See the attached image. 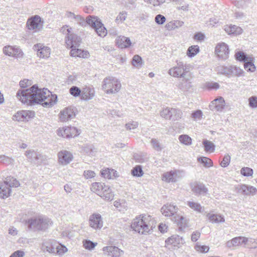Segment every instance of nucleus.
<instances>
[{
  "label": "nucleus",
  "instance_id": "f257e3e1",
  "mask_svg": "<svg viewBox=\"0 0 257 257\" xmlns=\"http://www.w3.org/2000/svg\"><path fill=\"white\" fill-rule=\"evenodd\" d=\"M16 96L24 104L30 105L39 104L45 107L53 106L57 99V95L53 94L47 88H39L36 85L18 90Z\"/></svg>",
  "mask_w": 257,
  "mask_h": 257
},
{
  "label": "nucleus",
  "instance_id": "f03ea898",
  "mask_svg": "<svg viewBox=\"0 0 257 257\" xmlns=\"http://www.w3.org/2000/svg\"><path fill=\"white\" fill-rule=\"evenodd\" d=\"M154 220L149 215H143L135 218L131 224V228L141 234L148 233L153 227Z\"/></svg>",
  "mask_w": 257,
  "mask_h": 257
},
{
  "label": "nucleus",
  "instance_id": "7ed1b4c3",
  "mask_svg": "<svg viewBox=\"0 0 257 257\" xmlns=\"http://www.w3.org/2000/svg\"><path fill=\"white\" fill-rule=\"evenodd\" d=\"M26 224L30 229L42 230L48 228L52 225V222L46 217L39 216L28 219Z\"/></svg>",
  "mask_w": 257,
  "mask_h": 257
},
{
  "label": "nucleus",
  "instance_id": "20e7f679",
  "mask_svg": "<svg viewBox=\"0 0 257 257\" xmlns=\"http://www.w3.org/2000/svg\"><path fill=\"white\" fill-rule=\"evenodd\" d=\"M102 87L107 94L115 93L120 90L121 84L116 78L108 77L104 79Z\"/></svg>",
  "mask_w": 257,
  "mask_h": 257
},
{
  "label": "nucleus",
  "instance_id": "39448f33",
  "mask_svg": "<svg viewBox=\"0 0 257 257\" xmlns=\"http://www.w3.org/2000/svg\"><path fill=\"white\" fill-rule=\"evenodd\" d=\"M45 250L53 255H62L67 251L68 249L64 245L55 242L53 244H50L46 246Z\"/></svg>",
  "mask_w": 257,
  "mask_h": 257
},
{
  "label": "nucleus",
  "instance_id": "423d86ee",
  "mask_svg": "<svg viewBox=\"0 0 257 257\" xmlns=\"http://www.w3.org/2000/svg\"><path fill=\"white\" fill-rule=\"evenodd\" d=\"M80 131L75 127L68 126L59 128L57 134L63 138H70L76 137L80 134Z\"/></svg>",
  "mask_w": 257,
  "mask_h": 257
},
{
  "label": "nucleus",
  "instance_id": "0eeeda50",
  "mask_svg": "<svg viewBox=\"0 0 257 257\" xmlns=\"http://www.w3.org/2000/svg\"><path fill=\"white\" fill-rule=\"evenodd\" d=\"M192 191L196 195L205 196L208 193V189L202 182L195 181L190 184Z\"/></svg>",
  "mask_w": 257,
  "mask_h": 257
},
{
  "label": "nucleus",
  "instance_id": "6e6552de",
  "mask_svg": "<svg viewBox=\"0 0 257 257\" xmlns=\"http://www.w3.org/2000/svg\"><path fill=\"white\" fill-rule=\"evenodd\" d=\"M90 22V26L94 29L99 36L103 37L106 36L107 30L98 19L94 17L93 20Z\"/></svg>",
  "mask_w": 257,
  "mask_h": 257
},
{
  "label": "nucleus",
  "instance_id": "1a4fd4ad",
  "mask_svg": "<svg viewBox=\"0 0 257 257\" xmlns=\"http://www.w3.org/2000/svg\"><path fill=\"white\" fill-rule=\"evenodd\" d=\"M186 68L182 62L177 63V65L170 68L168 73L174 77H184L186 76Z\"/></svg>",
  "mask_w": 257,
  "mask_h": 257
},
{
  "label": "nucleus",
  "instance_id": "9d476101",
  "mask_svg": "<svg viewBox=\"0 0 257 257\" xmlns=\"http://www.w3.org/2000/svg\"><path fill=\"white\" fill-rule=\"evenodd\" d=\"M4 53L10 56L16 58H21L23 56V53L21 49L17 46H6L3 48Z\"/></svg>",
  "mask_w": 257,
  "mask_h": 257
},
{
  "label": "nucleus",
  "instance_id": "9b49d317",
  "mask_svg": "<svg viewBox=\"0 0 257 257\" xmlns=\"http://www.w3.org/2000/svg\"><path fill=\"white\" fill-rule=\"evenodd\" d=\"M229 52L228 46L224 42L217 44L215 47L216 54L219 58L223 60H225L228 58Z\"/></svg>",
  "mask_w": 257,
  "mask_h": 257
},
{
  "label": "nucleus",
  "instance_id": "f8f14e48",
  "mask_svg": "<svg viewBox=\"0 0 257 257\" xmlns=\"http://www.w3.org/2000/svg\"><path fill=\"white\" fill-rule=\"evenodd\" d=\"M75 116V112L73 107H67L61 110L59 116L60 121L61 122H66Z\"/></svg>",
  "mask_w": 257,
  "mask_h": 257
},
{
  "label": "nucleus",
  "instance_id": "ddd939ff",
  "mask_svg": "<svg viewBox=\"0 0 257 257\" xmlns=\"http://www.w3.org/2000/svg\"><path fill=\"white\" fill-rule=\"evenodd\" d=\"M35 112L32 110H22L18 111L13 116V119L17 121H28L35 116Z\"/></svg>",
  "mask_w": 257,
  "mask_h": 257
},
{
  "label": "nucleus",
  "instance_id": "4468645a",
  "mask_svg": "<svg viewBox=\"0 0 257 257\" xmlns=\"http://www.w3.org/2000/svg\"><path fill=\"white\" fill-rule=\"evenodd\" d=\"M104 254L110 257H119L123 255V251L115 246H107L103 248Z\"/></svg>",
  "mask_w": 257,
  "mask_h": 257
},
{
  "label": "nucleus",
  "instance_id": "2eb2a0df",
  "mask_svg": "<svg viewBox=\"0 0 257 257\" xmlns=\"http://www.w3.org/2000/svg\"><path fill=\"white\" fill-rule=\"evenodd\" d=\"M58 161L60 164L66 165L70 163L73 159V155L70 152L63 150L58 153Z\"/></svg>",
  "mask_w": 257,
  "mask_h": 257
},
{
  "label": "nucleus",
  "instance_id": "dca6fc26",
  "mask_svg": "<svg viewBox=\"0 0 257 257\" xmlns=\"http://www.w3.org/2000/svg\"><path fill=\"white\" fill-rule=\"evenodd\" d=\"M81 42L80 37L76 35L71 34L68 36L65 40V43L68 48L71 49L74 48H78Z\"/></svg>",
  "mask_w": 257,
  "mask_h": 257
},
{
  "label": "nucleus",
  "instance_id": "f3484780",
  "mask_svg": "<svg viewBox=\"0 0 257 257\" xmlns=\"http://www.w3.org/2000/svg\"><path fill=\"white\" fill-rule=\"evenodd\" d=\"M178 207L174 204H167L164 205L161 208V212L166 216L172 217L177 215Z\"/></svg>",
  "mask_w": 257,
  "mask_h": 257
},
{
  "label": "nucleus",
  "instance_id": "a211bd4d",
  "mask_svg": "<svg viewBox=\"0 0 257 257\" xmlns=\"http://www.w3.org/2000/svg\"><path fill=\"white\" fill-rule=\"evenodd\" d=\"M34 48L37 51V55L41 58H48L50 55V49L48 47H45L42 44L35 45Z\"/></svg>",
  "mask_w": 257,
  "mask_h": 257
},
{
  "label": "nucleus",
  "instance_id": "6ab92c4d",
  "mask_svg": "<svg viewBox=\"0 0 257 257\" xmlns=\"http://www.w3.org/2000/svg\"><path fill=\"white\" fill-rule=\"evenodd\" d=\"M25 155L29 161L35 164L40 163L43 160V156L34 150H28Z\"/></svg>",
  "mask_w": 257,
  "mask_h": 257
},
{
  "label": "nucleus",
  "instance_id": "aec40b11",
  "mask_svg": "<svg viewBox=\"0 0 257 257\" xmlns=\"http://www.w3.org/2000/svg\"><path fill=\"white\" fill-rule=\"evenodd\" d=\"M248 241H249L248 238L245 237H236L226 242V246L229 248L235 247L242 244H246Z\"/></svg>",
  "mask_w": 257,
  "mask_h": 257
},
{
  "label": "nucleus",
  "instance_id": "412c9836",
  "mask_svg": "<svg viewBox=\"0 0 257 257\" xmlns=\"http://www.w3.org/2000/svg\"><path fill=\"white\" fill-rule=\"evenodd\" d=\"M95 90L92 86H85L82 89L81 99L88 101L93 99L95 96Z\"/></svg>",
  "mask_w": 257,
  "mask_h": 257
},
{
  "label": "nucleus",
  "instance_id": "4be33fe9",
  "mask_svg": "<svg viewBox=\"0 0 257 257\" xmlns=\"http://www.w3.org/2000/svg\"><path fill=\"white\" fill-rule=\"evenodd\" d=\"M225 101L223 97H219L211 101L209 104V108L213 111H221L224 107Z\"/></svg>",
  "mask_w": 257,
  "mask_h": 257
},
{
  "label": "nucleus",
  "instance_id": "5701e85b",
  "mask_svg": "<svg viewBox=\"0 0 257 257\" xmlns=\"http://www.w3.org/2000/svg\"><path fill=\"white\" fill-rule=\"evenodd\" d=\"M90 226L94 229H100L103 226L101 216L99 214H93L89 218Z\"/></svg>",
  "mask_w": 257,
  "mask_h": 257
},
{
  "label": "nucleus",
  "instance_id": "b1692460",
  "mask_svg": "<svg viewBox=\"0 0 257 257\" xmlns=\"http://www.w3.org/2000/svg\"><path fill=\"white\" fill-rule=\"evenodd\" d=\"M181 79H180L177 86L178 88L182 90H187L192 87V81L191 77H186V76L184 77H181Z\"/></svg>",
  "mask_w": 257,
  "mask_h": 257
},
{
  "label": "nucleus",
  "instance_id": "393cba45",
  "mask_svg": "<svg viewBox=\"0 0 257 257\" xmlns=\"http://www.w3.org/2000/svg\"><path fill=\"white\" fill-rule=\"evenodd\" d=\"M183 238L177 235H174L168 238L166 240L167 245H172L174 247H179V245L183 243Z\"/></svg>",
  "mask_w": 257,
  "mask_h": 257
},
{
  "label": "nucleus",
  "instance_id": "a878e982",
  "mask_svg": "<svg viewBox=\"0 0 257 257\" xmlns=\"http://www.w3.org/2000/svg\"><path fill=\"white\" fill-rule=\"evenodd\" d=\"M40 22L41 18L38 16H35L28 20L27 27L30 30L38 29L40 25Z\"/></svg>",
  "mask_w": 257,
  "mask_h": 257
},
{
  "label": "nucleus",
  "instance_id": "bb28decb",
  "mask_svg": "<svg viewBox=\"0 0 257 257\" xmlns=\"http://www.w3.org/2000/svg\"><path fill=\"white\" fill-rule=\"evenodd\" d=\"M116 44L119 48L122 49L130 47L132 43L130 38L120 36L116 39Z\"/></svg>",
  "mask_w": 257,
  "mask_h": 257
},
{
  "label": "nucleus",
  "instance_id": "cd10ccee",
  "mask_svg": "<svg viewBox=\"0 0 257 257\" xmlns=\"http://www.w3.org/2000/svg\"><path fill=\"white\" fill-rule=\"evenodd\" d=\"M172 220L176 223L180 229L182 230L188 227V220L183 216L177 215L174 216Z\"/></svg>",
  "mask_w": 257,
  "mask_h": 257
},
{
  "label": "nucleus",
  "instance_id": "c85d7f7f",
  "mask_svg": "<svg viewBox=\"0 0 257 257\" xmlns=\"http://www.w3.org/2000/svg\"><path fill=\"white\" fill-rule=\"evenodd\" d=\"M224 31L228 34H232L235 36L240 35L242 32V29L240 27L236 26L235 25L225 26Z\"/></svg>",
  "mask_w": 257,
  "mask_h": 257
},
{
  "label": "nucleus",
  "instance_id": "c756f323",
  "mask_svg": "<svg viewBox=\"0 0 257 257\" xmlns=\"http://www.w3.org/2000/svg\"><path fill=\"white\" fill-rule=\"evenodd\" d=\"M11 189L8 184L4 182L0 183V198H8L11 194Z\"/></svg>",
  "mask_w": 257,
  "mask_h": 257
},
{
  "label": "nucleus",
  "instance_id": "7c9ffc66",
  "mask_svg": "<svg viewBox=\"0 0 257 257\" xmlns=\"http://www.w3.org/2000/svg\"><path fill=\"white\" fill-rule=\"evenodd\" d=\"M70 53V55L72 57H79L86 58L89 56V53L87 51L79 49L78 48H72Z\"/></svg>",
  "mask_w": 257,
  "mask_h": 257
},
{
  "label": "nucleus",
  "instance_id": "2f4dec72",
  "mask_svg": "<svg viewBox=\"0 0 257 257\" xmlns=\"http://www.w3.org/2000/svg\"><path fill=\"white\" fill-rule=\"evenodd\" d=\"M102 192V194L99 195L101 198L107 201H110L113 199L114 195L109 187L106 185Z\"/></svg>",
  "mask_w": 257,
  "mask_h": 257
},
{
  "label": "nucleus",
  "instance_id": "473e14b6",
  "mask_svg": "<svg viewBox=\"0 0 257 257\" xmlns=\"http://www.w3.org/2000/svg\"><path fill=\"white\" fill-rule=\"evenodd\" d=\"M106 185L102 183L94 182L91 184V190L98 195L102 194V191Z\"/></svg>",
  "mask_w": 257,
  "mask_h": 257
},
{
  "label": "nucleus",
  "instance_id": "72a5a7b5",
  "mask_svg": "<svg viewBox=\"0 0 257 257\" xmlns=\"http://www.w3.org/2000/svg\"><path fill=\"white\" fill-rule=\"evenodd\" d=\"M101 176L107 179H112L117 176V172L113 169H109L108 168L102 170L101 171Z\"/></svg>",
  "mask_w": 257,
  "mask_h": 257
},
{
  "label": "nucleus",
  "instance_id": "f704fd0d",
  "mask_svg": "<svg viewBox=\"0 0 257 257\" xmlns=\"http://www.w3.org/2000/svg\"><path fill=\"white\" fill-rule=\"evenodd\" d=\"M187 205L189 207L198 213H203L204 207H202L199 203L194 202L193 201H189L187 202Z\"/></svg>",
  "mask_w": 257,
  "mask_h": 257
},
{
  "label": "nucleus",
  "instance_id": "c9c22d12",
  "mask_svg": "<svg viewBox=\"0 0 257 257\" xmlns=\"http://www.w3.org/2000/svg\"><path fill=\"white\" fill-rule=\"evenodd\" d=\"M231 67L229 66H219L216 68V71L218 73L224 75L228 77H231Z\"/></svg>",
  "mask_w": 257,
  "mask_h": 257
},
{
  "label": "nucleus",
  "instance_id": "e433bc0d",
  "mask_svg": "<svg viewBox=\"0 0 257 257\" xmlns=\"http://www.w3.org/2000/svg\"><path fill=\"white\" fill-rule=\"evenodd\" d=\"M240 190L245 195L254 194L256 192L255 188L252 186H248L245 185H242L240 186Z\"/></svg>",
  "mask_w": 257,
  "mask_h": 257
},
{
  "label": "nucleus",
  "instance_id": "4c0bfd02",
  "mask_svg": "<svg viewBox=\"0 0 257 257\" xmlns=\"http://www.w3.org/2000/svg\"><path fill=\"white\" fill-rule=\"evenodd\" d=\"M207 216L212 223L224 222L225 221L224 217L220 215L208 213Z\"/></svg>",
  "mask_w": 257,
  "mask_h": 257
},
{
  "label": "nucleus",
  "instance_id": "58836bf2",
  "mask_svg": "<svg viewBox=\"0 0 257 257\" xmlns=\"http://www.w3.org/2000/svg\"><path fill=\"white\" fill-rule=\"evenodd\" d=\"M5 182L8 184L10 188L13 187H18L20 185L19 182L16 179L12 177H7Z\"/></svg>",
  "mask_w": 257,
  "mask_h": 257
},
{
  "label": "nucleus",
  "instance_id": "ea45409f",
  "mask_svg": "<svg viewBox=\"0 0 257 257\" xmlns=\"http://www.w3.org/2000/svg\"><path fill=\"white\" fill-rule=\"evenodd\" d=\"M182 112L176 108H171V119L173 120H178L182 116Z\"/></svg>",
  "mask_w": 257,
  "mask_h": 257
},
{
  "label": "nucleus",
  "instance_id": "a19ab883",
  "mask_svg": "<svg viewBox=\"0 0 257 257\" xmlns=\"http://www.w3.org/2000/svg\"><path fill=\"white\" fill-rule=\"evenodd\" d=\"M199 52V47L197 45H193L189 47L187 51V55L189 57L195 56Z\"/></svg>",
  "mask_w": 257,
  "mask_h": 257
},
{
  "label": "nucleus",
  "instance_id": "79ce46f5",
  "mask_svg": "<svg viewBox=\"0 0 257 257\" xmlns=\"http://www.w3.org/2000/svg\"><path fill=\"white\" fill-rule=\"evenodd\" d=\"M93 18L94 17L93 16H89L86 18V20H85L81 16L77 23L79 26L82 27H86L87 25H89L90 26V21L93 20Z\"/></svg>",
  "mask_w": 257,
  "mask_h": 257
},
{
  "label": "nucleus",
  "instance_id": "37998d69",
  "mask_svg": "<svg viewBox=\"0 0 257 257\" xmlns=\"http://www.w3.org/2000/svg\"><path fill=\"white\" fill-rule=\"evenodd\" d=\"M132 64L136 68H139L141 67L143 64L142 58L138 55H135L133 58Z\"/></svg>",
  "mask_w": 257,
  "mask_h": 257
},
{
  "label": "nucleus",
  "instance_id": "c03bdc74",
  "mask_svg": "<svg viewBox=\"0 0 257 257\" xmlns=\"http://www.w3.org/2000/svg\"><path fill=\"white\" fill-rule=\"evenodd\" d=\"M198 161L203 164L205 167L209 168L212 166L213 162L212 160L207 157H202L198 158Z\"/></svg>",
  "mask_w": 257,
  "mask_h": 257
},
{
  "label": "nucleus",
  "instance_id": "a18cd8bd",
  "mask_svg": "<svg viewBox=\"0 0 257 257\" xmlns=\"http://www.w3.org/2000/svg\"><path fill=\"white\" fill-rule=\"evenodd\" d=\"M205 151L206 152H213L215 150V145L211 142L204 140L203 142Z\"/></svg>",
  "mask_w": 257,
  "mask_h": 257
},
{
  "label": "nucleus",
  "instance_id": "49530a36",
  "mask_svg": "<svg viewBox=\"0 0 257 257\" xmlns=\"http://www.w3.org/2000/svg\"><path fill=\"white\" fill-rule=\"evenodd\" d=\"M179 140L181 143L185 145L189 146L192 144V139L187 135H180Z\"/></svg>",
  "mask_w": 257,
  "mask_h": 257
},
{
  "label": "nucleus",
  "instance_id": "de8ad7c7",
  "mask_svg": "<svg viewBox=\"0 0 257 257\" xmlns=\"http://www.w3.org/2000/svg\"><path fill=\"white\" fill-rule=\"evenodd\" d=\"M231 73L232 77L233 76H240L243 73V70L239 67L231 65Z\"/></svg>",
  "mask_w": 257,
  "mask_h": 257
},
{
  "label": "nucleus",
  "instance_id": "09e8293b",
  "mask_svg": "<svg viewBox=\"0 0 257 257\" xmlns=\"http://www.w3.org/2000/svg\"><path fill=\"white\" fill-rule=\"evenodd\" d=\"M151 144L153 148L157 151H161L163 148L158 140L152 139L151 141Z\"/></svg>",
  "mask_w": 257,
  "mask_h": 257
},
{
  "label": "nucleus",
  "instance_id": "8fccbe9b",
  "mask_svg": "<svg viewBox=\"0 0 257 257\" xmlns=\"http://www.w3.org/2000/svg\"><path fill=\"white\" fill-rule=\"evenodd\" d=\"M70 93L74 97H81L82 90L76 86L71 87L69 89Z\"/></svg>",
  "mask_w": 257,
  "mask_h": 257
},
{
  "label": "nucleus",
  "instance_id": "3c124183",
  "mask_svg": "<svg viewBox=\"0 0 257 257\" xmlns=\"http://www.w3.org/2000/svg\"><path fill=\"white\" fill-rule=\"evenodd\" d=\"M174 173L170 172L164 174L163 177V180L168 182H175L176 180L174 178Z\"/></svg>",
  "mask_w": 257,
  "mask_h": 257
},
{
  "label": "nucleus",
  "instance_id": "603ef678",
  "mask_svg": "<svg viewBox=\"0 0 257 257\" xmlns=\"http://www.w3.org/2000/svg\"><path fill=\"white\" fill-rule=\"evenodd\" d=\"M236 59L239 61L245 62L248 59L247 55L243 52L238 51L235 53Z\"/></svg>",
  "mask_w": 257,
  "mask_h": 257
},
{
  "label": "nucleus",
  "instance_id": "864d4df0",
  "mask_svg": "<svg viewBox=\"0 0 257 257\" xmlns=\"http://www.w3.org/2000/svg\"><path fill=\"white\" fill-rule=\"evenodd\" d=\"M132 174L134 176L141 177L143 175V171L141 166H137L132 170Z\"/></svg>",
  "mask_w": 257,
  "mask_h": 257
},
{
  "label": "nucleus",
  "instance_id": "5fc2aeb1",
  "mask_svg": "<svg viewBox=\"0 0 257 257\" xmlns=\"http://www.w3.org/2000/svg\"><path fill=\"white\" fill-rule=\"evenodd\" d=\"M244 67L247 71L253 72L255 70V67L252 60H247V61L244 62Z\"/></svg>",
  "mask_w": 257,
  "mask_h": 257
},
{
  "label": "nucleus",
  "instance_id": "6e6d98bb",
  "mask_svg": "<svg viewBox=\"0 0 257 257\" xmlns=\"http://www.w3.org/2000/svg\"><path fill=\"white\" fill-rule=\"evenodd\" d=\"M14 162V159L12 158H10L5 155L0 156V163L6 164H13Z\"/></svg>",
  "mask_w": 257,
  "mask_h": 257
},
{
  "label": "nucleus",
  "instance_id": "4d7b16f0",
  "mask_svg": "<svg viewBox=\"0 0 257 257\" xmlns=\"http://www.w3.org/2000/svg\"><path fill=\"white\" fill-rule=\"evenodd\" d=\"M240 173L244 176H251L253 174V170L248 167H243L240 170Z\"/></svg>",
  "mask_w": 257,
  "mask_h": 257
},
{
  "label": "nucleus",
  "instance_id": "13d9d810",
  "mask_svg": "<svg viewBox=\"0 0 257 257\" xmlns=\"http://www.w3.org/2000/svg\"><path fill=\"white\" fill-rule=\"evenodd\" d=\"M126 16L127 13L125 12H122L119 13L115 19V22L117 24L122 22L126 19Z\"/></svg>",
  "mask_w": 257,
  "mask_h": 257
},
{
  "label": "nucleus",
  "instance_id": "bf43d9fd",
  "mask_svg": "<svg viewBox=\"0 0 257 257\" xmlns=\"http://www.w3.org/2000/svg\"><path fill=\"white\" fill-rule=\"evenodd\" d=\"M171 108H166L160 112L161 116L166 119H171Z\"/></svg>",
  "mask_w": 257,
  "mask_h": 257
},
{
  "label": "nucleus",
  "instance_id": "052dcab7",
  "mask_svg": "<svg viewBox=\"0 0 257 257\" xmlns=\"http://www.w3.org/2000/svg\"><path fill=\"white\" fill-rule=\"evenodd\" d=\"M148 4L153 5L155 7L159 6L165 3L166 0H144Z\"/></svg>",
  "mask_w": 257,
  "mask_h": 257
},
{
  "label": "nucleus",
  "instance_id": "680f3d73",
  "mask_svg": "<svg viewBox=\"0 0 257 257\" xmlns=\"http://www.w3.org/2000/svg\"><path fill=\"white\" fill-rule=\"evenodd\" d=\"M230 162V156L228 154L224 156L222 161L220 163V166L222 167L228 166Z\"/></svg>",
  "mask_w": 257,
  "mask_h": 257
},
{
  "label": "nucleus",
  "instance_id": "e2e57ef3",
  "mask_svg": "<svg viewBox=\"0 0 257 257\" xmlns=\"http://www.w3.org/2000/svg\"><path fill=\"white\" fill-rule=\"evenodd\" d=\"M249 105L252 108L257 107V96H252L248 99Z\"/></svg>",
  "mask_w": 257,
  "mask_h": 257
},
{
  "label": "nucleus",
  "instance_id": "0e129e2a",
  "mask_svg": "<svg viewBox=\"0 0 257 257\" xmlns=\"http://www.w3.org/2000/svg\"><path fill=\"white\" fill-rule=\"evenodd\" d=\"M97 243H95L90 240H86L83 241V246L86 249H91L93 248Z\"/></svg>",
  "mask_w": 257,
  "mask_h": 257
},
{
  "label": "nucleus",
  "instance_id": "69168bd1",
  "mask_svg": "<svg viewBox=\"0 0 257 257\" xmlns=\"http://www.w3.org/2000/svg\"><path fill=\"white\" fill-rule=\"evenodd\" d=\"M95 173L91 170L84 171L83 172V176L86 179H91L95 176Z\"/></svg>",
  "mask_w": 257,
  "mask_h": 257
},
{
  "label": "nucleus",
  "instance_id": "338daca9",
  "mask_svg": "<svg viewBox=\"0 0 257 257\" xmlns=\"http://www.w3.org/2000/svg\"><path fill=\"white\" fill-rule=\"evenodd\" d=\"M155 22L159 25L163 24L166 21V18L160 14L157 15L155 19Z\"/></svg>",
  "mask_w": 257,
  "mask_h": 257
},
{
  "label": "nucleus",
  "instance_id": "774afa93",
  "mask_svg": "<svg viewBox=\"0 0 257 257\" xmlns=\"http://www.w3.org/2000/svg\"><path fill=\"white\" fill-rule=\"evenodd\" d=\"M195 249L200 252H207L209 250V247L206 245H196Z\"/></svg>",
  "mask_w": 257,
  "mask_h": 257
}]
</instances>
